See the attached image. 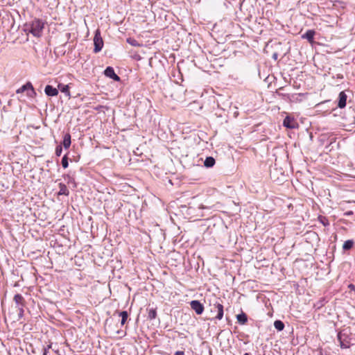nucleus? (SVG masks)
Masks as SVG:
<instances>
[{"label": "nucleus", "instance_id": "obj_7", "mask_svg": "<svg viewBox=\"0 0 355 355\" xmlns=\"http://www.w3.org/2000/svg\"><path fill=\"white\" fill-rule=\"evenodd\" d=\"M283 125L289 129H295L298 127V123L295 120V119L289 116H286V118L284 119Z\"/></svg>", "mask_w": 355, "mask_h": 355}, {"label": "nucleus", "instance_id": "obj_26", "mask_svg": "<svg viewBox=\"0 0 355 355\" xmlns=\"http://www.w3.org/2000/svg\"><path fill=\"white\" fill-rule=\"evenodd\" d=\"M47 354V349L43 348V354L42 355H46Z\"/></svg>", "mask_w": 355, "mask_h": 355}, {"label": "nucleus", "instance_id": "obj_8", "mask_svg": "<svg viewBox=\"0 0 355 355\" xmlns=\"http://www.w3.org/2000/svg\"><path fill=\"white\" fill-rule=\"evenodd\" d=\"M104 74L107 77L110 78L115 81L120 80L119 76L115 73L114 70L112 67H107L104 71Z\"/></svg>", "mask_w": 355, "mask_h": 355}, {"label": "nucleus", "instance_id": "obj_15", "mask_svg": "<svg viewBox=\"0 0 355 355\" xmlns=\"http://www.w3.org/2000/svg\"><path fill=\"white\" fill-rule=\"evenodd\" d=\"M236 318H237L238 322L241 324H245L248 321L247 315L244 313H241L237 315Z\"/></svg>", "mask_w": 355, "mask_h": 355}, {"label": "nucleus", "instance_id": "obj_6", "mask_svg": "<svg viewBox=\"0 0 355 355\" xmlns=\"http://www.w3.org/2000/svg\"><path fill=\"white\" fill-rule=\"evenodd\" d=\"M191 308L198 315H201L204 311L203 304L198 300H192L190 302Z\"/></svg>", "mask_w": 355, "mask_h": 355}, {"label": "nucleus", "instance_id": "obj_24", "mask_svg": "<svg viewBox=\"0 0 355 355\" xmlns=\"http://www.w3.org/2000/svg\"><path fill=\"white\" fill-rule=\"evenodd\" d=\"M62 146H60V145L57 146L55 148V152L56 156L60 157L62 154Z\"/></svg>", "mask_w": 355, "mask_h": 355}, {"label": "nucleus", "instance_id": "obj_10", "mask_svg": "<svg viewBox=\"0 0 355 355\" xmlns=\"http://www.w3.org/2000/svg\"><path fill=\"white\" fill-rule=\"evenodd\" d=\"M346 101H347V95L345 94L344 92H341L339 94V101L338 103V107L339 108H343L346 105Z\"/></svg>", "mask_w": 355, "mask_h": 355}, {"label": "nucleus", "instance_id": "obj_4", "mask_svg": "<svg viewBox=\"0 0 355 355\" xmlns=\"http://www.w3.org/2000/svg\"><path fill=\"white\" fill-rule=\"evenodd\" d=\"M94 51L95 53H98V52L101 51L103 46V41L101 36L100 31L98 29H97L95 32V35L94 37Z\"/></svg>", "mask_w": 355, "mask_h": 355}, {"label": "nucleus", "instance_id": "obj_19", "mask_svg": "<svg viewBox=\"0 0 355 355\" xmlns=\"http://www.w3.org/2000/svg\"><path fill=\"white\" fill-rule=\"evenodd\" d=\"M354 245V242L352 240H347L344 243H343V250H349L352 248Z\"/></svg>", "mask_w": 355, "mask_h": 355}, {"label": "nucleus", "instance_id": "obj_23", "mask_svg": "<svg viewBox=\"0 0 355 355\" xmlns=\"http://www.w3.org/2000/svg\"><path fill=\"white\" fill-rule=\"evenodd\" d=\"M62 166L64 168H67L69 166L68 158L67 155H65L62 159Z\"/></svg>", "mask_w": 355, "mask_h": 355}, {"label": "nucleus", "instance_id": "obj_9", "mask_svg": "<svg viewBox=\"0 0 355 355\" xmlns=\"http://www.w3.org/2000/svg\"><path fill=\"white\" fill-rule=\"evenodd\" d=\"M45 94L49 96H55L58 94L56 88L53 87L51 85H46L44 89Z\"/></svg>", "mask_w": 355, "mask_h": 355}, {"label": "nucleus", "instance_id": "obj_25", "mask_svg": "<svg viewBox=\"0 0 355 355\" xmlns=\"http://www.w3.org/2000/svg\"><path fill=\"white\" fill-rule=\"evenodd\" d=\"M175 355H184V353L182 351H178L175 353Z\"/></svg>", "mask_w": 355, "mask_h": 355}, {"label": "nucleus", "instance_id": "obj_18", "mask_svg": "<svg viewBox=\"0 0 355 355\" xmlns=\"http://www.w3.org/2000/svg\"><path fill=\"white\" fill-rule=\"evenodd\" d=\"M275 328L278 331H282L284 328V324L281 320H275L274 322Z\"/></svg>", "mask_w": 355, "mask_h": 355}, {"label": "nucleus", "instance_id": "obj_22", "mask_svg": "<svg viewBox=\"0 0 355 355\" xmlns=\"http://www.w3.org/2000/svg\"><path fill=\"white\" fill-rule=\"evenodd\" d=\"M127 42L129 43L132 46H139V44L138 43V42L136 40L132 39V38H128Z\"/></svg>", "mask_w": 355, "mask_h": 355}, {"label": "nucleus", "instance_id": "obj_20", "mask_svg": "<svg viewBox=\"0 0 355 355\" xmlns=\"http://www.w3.org/2000/svg\"><path fill=\"white\" fill-rule=\"evenodd\" d=\"M157 316V312H156V310L154 309H150L148 310V318L150 319V320H153L156 318Z\"/></svg>", "mask_w": 355, "mask_h": 355}, {"label": "nucleus", "instance_id": "obj_28", "mask_svg": "<svg viewBox=\"0 0 355 355\" xmlns=\"http://www.w3.org/2000/svg\"><path fill=\"white\" fill-rule=\"evenodd\" d=\"M46 349H47V351L51 348V344H49L46 347H45Z\"/></svg>", "mask_w": 355, "mask_h": 355}, {"label": "nucleus", "instance_id": "obj_29", "mask_svg": "<svg viewBox=\"0 0 355 355\" xmlns=\"http://www.w3.org/2000/svg\"><path fill=\"white\" fill-rule=\"evenodd\" d=\"M244 355H250V354L248 353H245Z\"/></svg>", "mask_w": 355, "mask_h": 355}, {"label": "nucleus", "instance_id": "obj_12", "mask_svg": "<svg viewBox=\"0 0 355 355\" xmlns=\"http://www.w3.org/2000/svg\"><path fill=\"white\" fill-rule=\"evenodd\" d=\"M71 144V135L69 133H67L64 136L62 145L65 149H67L70 147Z\"/></svg>", "mask_w": 355, "mask_h": 355}, {"label": "nucleus", "instance_id": "obj_2", "mask_svg": "<svg viewBox=\"0 0 355 355\" xmlns=\"http://www.w3.org/2000/svg\"><path fill=\"white\" fill-rule=\"evenodd\" d=\"M210 311L212 313H216V318L221 320L223 317V306L219 302V300L214 297L212 302L209 303Z\"/></svg>", "mask_w": 355, "mask_h": 355}, {"label": "nucleus", "instance_id": "obj_1", "mask_svg": "<svg viewBox=\"0 0 355 355\" xmlns=\"http://www.w3.org/2000/svg\"><path fill=\"white\" fill-rule=\"evenodd\" d=\"M44 27V23L39 19H35L31 23L26 25V31L31 33L35 37H40Z\"/></svg>", "mask_w": 355, "mask_h": 355}, {"label": "nucleus", "instance_id": "obj_16", "mask_svg": "<svg viewBox=\"0 0 355 355\" xmlns=\"http://www.w3.org/2000/svg\"><path fill=\"white\" fill-rule=\"evenodd\" d=\"M214 164L215 159L212 157H207L204 162V165L206 167H211L214 165Z\"/></svg>", "mask_w": 355, "mask_h": 355}, {"label": "nucleus", "instance_id": "obj_5", "mask_svg": "<svg viewBox=\"0 0 355 355\" xmlns=\"http://www.w3.org/2000/svg\"><path fill=\"white\" fill-rule=\"evenodd\" d=\"M14 301L19 311V315L21 317L24 313V299L21 294H16L14 296Z\"/></svg>", "mask_w": 355, "mask_h": 355}, {"label": "nucleus", "instance_id": "obj_27", "mask_svg": "<svg viewBox=\"0 0 355 355\" xmlns=\"http://www.w3.org/2000/svg\"><path fill=\"white\" fill-rule=\"evenodd\" d=\"M345 214L347 216H349V215L352 214V211H349L347 212Z\"/></svg>", "mask_w": 355, "mask_h": 355}, {"label": "nucleus", "instance_id": "obj_14", "mask_svg": "<svg viewBox=\"0 0 355 355\" xmlns=\"http://www.w3.org/2000/svg\"><path fill=\"white\" fill-rule=\"evenodd\" d=\"M58 186H59L58 195H64V196L69 195V190L64 184L60 183L58 184Z\"/></svg>", "mask_w": 355, "mask_h": 355}, {"label": "nucleus", "instance_id": "obj_17", "mask_svg": "<svg viewBox=\"0 0 355 355\" xmlns=\"http://www.w3.org/2000/svg\"><path fill=\"white\" fill-rule=\"evenodd\" d=\"M119 316L121 317V324L123 325L126 322L128 317V312L125 311H121L119 313Z\"/></svg>", "mask_w": 355, "mask_h": 355}, {"label": "nucleus", "instance_id": "obj_21", "mask_svg": "<svg viewBox=\"0 0 355 355\" xmlns=\"http://www.w3.org/2000/svg\"><path fill=\"white\" fill-rule=\"evenodd\" d=\"M337 337H338V340H339L340 347H341V348H347V345H345V344L344 343V342L343 341V340H342L343 334H342L341 332H339V333L338 334Z\"/></svg>", "mask_w": 355, "mask_h": 355}, {"label": "nucleus", "instance_id": "obj_11", "mask_svg": "<svg viewBox=\"0 0 355 355\" xmlns=\"http://www.w3.org/2000/svg\"><path fill=\"white\" fill-rule=\"evenodd\" d=\"M315 32L313 30H308L304 35H302L303 39H306L309 42H313V37Z\"/></svg>", "mask_w": 355, "mask_h": 355}, {"label": "nucleus", "instance_id": "obj_13", "mask_svg": "<svg viewBox=\"0 0 355 355\" xmlns=\"http://www.w3.org/2000/svg\"><path fill=\"white\" fill-rule=\"evenodd\" d=\"M58 87L61 92L64 93V94L67 96L70 97L71 94H70V92H69V85H64V84H59Z\"/></svg>", "mask_w": 355, "mask_h": 355}, {"label": "nucleus", "instance_id": "obj_3", "mask_svg": "<svg viewBox=\"0 0 355 355\" xmlns=\"http://www.w3.org/2000/svg\"><path fill=\"white\" fill-rule=\"evenodd\" d=\"M24 92H26V95L31 98H33L36 95V92H35V89L30 82H28L25 85H22L16 91L17 94L23 93Z\"/></svg>", "mask_w": 355, "mask_h": 355}]
</instances>
